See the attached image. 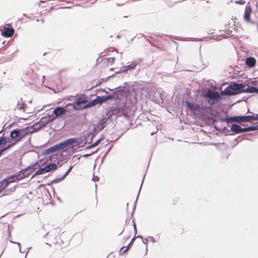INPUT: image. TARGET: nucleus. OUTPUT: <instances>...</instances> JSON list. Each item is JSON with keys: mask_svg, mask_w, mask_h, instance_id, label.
I'll use <instances>...</instances> for the list:
<instances>
[{"mask_svg": "<svg viewBox=\"0 0 258 258\" xmlns=\"http://www.w3.org/2000/svg\"><path fill=\"white\" fill-rule=\"evenodd\" d=\"M74 144H79L78 139L75 138H70L46 149L43 152V154L48 155L58 151H66L67 149L73 147Z\"/></svg>", "mask_w": 258, "mask_h": 258, "instance_id": "obj_1", "label": "nucleus"}, {"mask_svg": "<svg viewBox=\"0 0 258 258\" xmlns=\"http://www.w3.org/2000/svg\"><path fill=\"white\" fill-rule=\"evenodd\" d=\"M184 103L187 109L195 115L213 114V108L211 106H204L187 100Z\"/></svg>", "mask_w": 258, "mask_h": 258, "instance_id": "obj_2", "label": "nucleus"}, {"mask_svg": "<svg viewBox=\"0 0 258 258\" xmlns=\"http://www.w3.org/2000/svg\"><path fill=\"white\" fill-rule=\"evenodd\" d=\"M45 161L43 160H40L39 161L36 162L35 163L32 164V165L29 166L24 169H22L15 174H12V175L14 176V181H18L25 177H28L30 173L32 172H33L34 170L36 169V166L39 167L42 166L45 164Z\"/></svg>", "mask_w": 258, "mask_h": 258, "instance_id": "obj_3", "label": "nucleus"}, {"mask_svg": "<svg viewBox=\"0 0 258 258\" xmlns=\"http://www.w3.org/2000/svg\"><path fill=\"white\" fill-rule=\"evenodd\" d=\"M29 132V126H25L22 127H17L12 130L9 135V139L15 143H18L21 142L24 138L30 135Z\"/></svg>", "mask_w": 258, "mask_h": 258, "instance_id": "obj_4", "label": "nucleus"}, {"mask_svg": "<svg viewBox=\"0 0 258 258\" xmlns=\"http://www.w3.org/2000/svg\"><path fill=\"white\" fill-rule=\"evenodd\" d=\"M245 85L244 83H237L235 82H232L231 83L224 89L221 93V94L227 96H231L241 93H245V89L244 87Z\"/></svg>", "mask_w": 258, "mask_h": 258, "instance_id": "obj_5", "label": "nucleus"}, {"mask_svg": "<svg viewBox=\"0 0 258 258\" xmlns=\"http://www.w3.org/2000/svg\"><path fill=\"white\" fill-rule=\"evenodd\" d=\"M88 97L84 94H81L78 97L75 98L73 102L67 103L66 107L71 106L73 111L86 109L88 108L85 107L88 103Z\"/></svg>", "mask_w": 258, "mask_h": 258, "instance_id": "obj_6", "label": "nucleus"}, {"mask_svg": "<svg viewBox=\"0 0 258 258\" xmlns=\"http://www.w3.org/2000/svg\"><path fill=\"white\" fill-rule=\"evenodd\" d=\"M110 117L111 115L108 114L106 112L105 115H103L102 118L99 119L97 123L94 125L92 131L87 134V137L91 136L90 142L92 141V138H94L97 133L101 132L105 127L107 121Z\"/></svg>", "mask_w": 258, "mask_h": 258, "instance_id": "obj_7", "label": "nucleus"}, {"mask_svg": "<svg viewBox=\"0 0 258 258\" xmlns=\"http://www.w3.org/2000/svg\"><path fill=\"white\" fill-rule=\"evenodd\" d=\"M127 108L126 104L122 102L117 104L115 107H112L107 112L111 116L113 115H115L117 116H126L127 115Z\"/></svg>", "mask_w": 258, "mask_h": 258, "instance_id": "obj_8", "label": "nucleus"}, {"mask_svg": "<svg viewBox=\"0 0 258 258\" xmlns=\"http://www.w3.org/2000/svg\"><path fill=\"white\" fill-rule=\"evenodd\" d=\"M202 96L207 99V102L212 106L217 103L222 99L221 95L217 91H212L211 90L202 93Z\"/></svg>", "mask_w": 258, "mask_h": 258, "instance_id": "obj_9", "label": "nucleus"}, {"mask_svg": "<svg viewBox=\"0 0 258 258\" xmlns=\"http://www.w3.org/2000/svg\"><path fill=\"white\" fill-rule=\"evenodd\" d=\"M66 106L67 104L64 106H57L54 108L52 113L55 115V117L64 118L67 113H71L73 112L72 109H69V107Z\"/></svg>", "mask_w": 258, "mask_h": 258, "instance_id": "obj_10", "label": "nucleus"}, {"mask_svg": "<svg viewBox=\"0 0 258 258\" xmlns=\"http://www.w3.org/2000/svg\"><path fill=\"white\" fill-rule=\"evenodd\" d=\"M57 166L55 163H48L45 165L43 167L39 168L37 171H36L34 174L31 177V179L33 178L36 175L43 174L44 173L49 172L51 170H55L57 169Z\"/></svg>", "mask_w": 258, "mask_h": 258, "instance_id": "obj_11", "label": "nucleus"}, {"mask_svg": "<svg viewBox=\"0 0 258 258\" xmlns=\"http://www.w3.org/2000/svg\"><path fill=\"white\" fill-rule=\"evenodd\" d=\"M254 115H236L230 116L229 120L230 121H234V122L241 123L246 122H251L254 121Z\"/></svg>", "mask_w": 258, "mask_h": 258, "instance_id": "obj_12", "label": "nucleus"}, {"mask_svg": "<svg viewBox=\"0 0 258 258\" xmlns=\"http://www.w3.org/2000/svg\"><path fill=\"white\" fill-rule=\"evenodd\" d=\"M105 96H97L96 98L93 99L91 101L89 102L86 104V105L85 106L86 108H91L93 106H94L97 104H102L103 103L105 102Z\"/></svg>", "mask_w": 258, "mask_h": 258, "instance_id": "obj_13", "label": "nucleus"}, {"mask_svg": "<svg viewBox=\"0 0 258 258\" xmlns=\"http://www.w3.org/2000/svg\"><path fill=\"white\" fill-rule=\"evenodd\" d=\"M14 177V175H11L0 181V192L4 190L11 183L15 182Z\"/></svg>", "mask_w": 258, "mask_h": 258, "instance_id": "obj_14", "label": "nucleus"}, {"mask_svg": "<svg viewBox=\"0 0 258 258\" xmlns=\"http://www.w3.org/2000/svg\"><path fill=\"white\" fill-rule=\"evenodd\" d=\"M230 131H231L232 133L229 134V135H234L245 132V127H241L240 125L235 123L232 124L230 126V130L227 131L229 132Z\"/></svg>", "mask_w": 258, "mask_h": 258, "instance_id": "obj_15", "label": "nucleus"}, {"mask_svg": "<svg viewBox=\"0 0 258 258\" xmlns=\"http://www.w3.org/2000/svg\"><path fill=\"white\" fill-rule=\"evenodd\" d=\"M110 90L114 91L113 92L115 96H117V99H119L120 97H122L125 94V90L124 89V87L122 86H118L116 87L115 89H110Z\"/></svg>", "mask_w": 258, "mask_h": 258, "instance_id": "obj_16", "label": "nucleus"}, {"mask_svg": "<svg viewBox=\"0 0 258 258\" xmlns=\"http://www.w3.org/2000/svg\"><path fill=\"white\" fill-rule=\"evenodd\" d=\"M252 13L251 7L248 3L245 7L243 18L245 21L249 22L250 21V16Z\"/></svg>", "mask_w": 258, "mask_h": 258, "instance_id": "obj_17", "label": "nucleus"}, {"mask_svg": "<svg viewBox=\"0 0 258 258\" xmlns=\"http://www.w3.org/2000/svg\"><path fill=\"white\" fill-rule=\"evenodd\" d=\"M15 30L12 27H4L3 30L1 32V35L6 38L12 36L14 33Z\"/></svg>", "mask_w": 258, "mask_h": 258, "instance_id": "obj_18", "label": "nucleus"}, {"mask_svg": "<svg viewBox=\"0 0 258 258\" xmlns=\"http://www.w3.org/2000/svg\"><path fill=\"white\" fill-rule=\"evenodd\" d=\"M143 58H138L132 61L131 64L124 67V71L133 70L135 69L136 67L142 61Z\"/></svg>", "mask_w": 258, "mask_h": 258, "instance_id": "obj_19", "label": "nucleus"}, {"mask_svg": "<svg viewBox=\"0 0 258 258\" xmlns=\"http://www.w3.org/2000/svg\"><path fill=\"white\" fill-rule=\"evenodd\" d=\"M255 63L256 60L253 57L249 56L245 59V64L249 68H253Z\"/></svg>", "mask_w": 258, "mask_h": 258, "instance_id": "obj_20", "label": "nucleus"}, {"mask_svg": "<svg viewBox=\"0 0 258 258\" xmlns=\"http://www.w3.org/2000/svg\"><path fill=\"white\" fill-rule=\"evenodd\" d=\"M245 93H256L258 94V88L253 86L249 85L245 89Z\"/></svg>", "mask_w": 258, "mask_h": 258, "instance_id": "obj_21", "label": "nucleus"}, {"mask_svg": "<svg viewBox=\"0 0 258 258\" xmlns=\"http://www.w3.org/2000/svg\"><path fill=\"white\" fill-rule=\"evenodd\" d=\"M9 140V137H6L5 136L4 134H3L1 137H0V147H4L6 146Z\"/></svg>", "mask_w": 258, "mask_h": 258, "instance_id": "obj_22", "label": "nucleus"}, {"mask_svg": "<svg viewBox=\"0 0 258 258\" xmlns=\"http://www.w3.org/2000/svg\"><path fill=\"white\" fill-rule=\"evenodd\" d=\"M145 174L144 175V176L143 179L142 180V183H141V186H140V189H139V191L137 197L136 198V200L134 202V208H133V211L132 212V216H133V214L134 213L135 210H136V207H137V201H138V198H139V197L140 191L141 190V188H142V185H143V182H144V179H145Z\"/></svg>", "mask_w": 258, "mask_h": 258, "instance_id": "obj_23", "label": "nucleus"}, {"mask_svg": "<svg viewBox=\"0 0 258 258\" xmlns=\"http://www.w3.org/2000/svg\"><path fill=\"white\" fill-rule=\"evenodd\" d=\"M42 124V126H45L47 124L49 123L47 117H42L40 120L35 123L36 126H37L39 124Z\"/></svg>", "mask_w": 258, "mask_h": 258, "instance_id": "obj_24", "label": "nucleus"}, {"mask_svg": "<svg viewBox=\"0 0 258 258\" xmlns=\"http://www.w3.org/2000/svg\"><path fill=\"white\" fill-rule=\"evenodd\" d=\"M34 127L33 128V129L30 131L29 129V132H30V135H31V134L35 132H37L39 130H40L41 128H42V127H43L44 126H42V124H41L40 123L38 124L37 126H36L35 125V123L33 124V125Z\"/></svg>", "mask_w": 258, "mask_h": 258, "instance_id": "obj_25", "label": "nucleus"}, {"mask_svg": "<svg viewBox=\"0 0 258 258\" xmlns=\"http://www.w3.org/2000/svg\"><path fill=\"white\" fill-rule=\"evenodd\" d=\"M245 132H251L258 130V125H250L245 127Z\"/></svg>", "mask_w": 258, "mask_h": 258, "instance_id": "obj_26", "label": "nucleus"}, {"mask_svg": "<svg viewBox=\"0 0 258 258\" xmlns=\"http://www.w3.org/2000/svg\"><path fill=\"white\" fill-rule=\"evenodd\" d=\"M25 105L26 104L23 103V99L22 98H20V100L18 101L17 107L19 110H20L23 109Z\"/></svg>", "mask_w": 258, "mask_h": 258, "instance_id": "obj_27", "label": "nucleus"}, {"mask_svg": "<svg viewBox=\"0 0 258 258\" xmlns=\"http://www.w3.org/2000/svg\"><path fill=\"white\" fill-rule=\"evenodd\" d=\"M104 96H105L106 102L108 100H112L113 99H115V100L117 99V96H115V94H114L113 93H112V94H109L108 95H104Z\"/></svg>", "mask_w": 258, "mask_h": 258, "instance_id": "obj_28", "label": "nucleus"}, {"mask_svg": "<svg viewBox=\"0 0 258 258\" xmlns=\"http://www.w3.org/2000/svg\"><path fill=\"white\" fill-rule=\"evenodd\" d=\"M64 178H65L62 175L60 177L56 178L54 179L50 182V183H48L47 185H49L53 183H58V182L63 180Z\"/></svg>", "mask_w": 258, "mask_h": 258, "instance_id": "obj_29", "label": "nucleus"}, {"mask_svg": "<svg viewBox=\"0 0 258 258\" xmlns=\"http://www.w3.org/2000/svg\"><path fill=\"white\" fill-rule=\"evenodd\" d=\"M7 143L8 144H6V145L4 146L7 150L11 149L12 147L17 144L16 143H15L14 142L12 141L11 140H9Z\"/></svg>", "mask_w": 258, "mask_h": 258, "instance_id": "obj_30", "label": "nucleus"}, {"mask_svg": "<svg viewBox=\"0 0 258 258\" xmlns=\"http://www.w3.org/2000/svg\"><path fill=\"white\" fill-rule=\"evenodd\" d=\"M132 244V242L131 241L128 243V244L127 245L126 248L123 250L124 248V246H122L120 248L119 252L120 253L122 252V254H124L128 249L130 246Z\"/></svg>", "mask_w": 258, "mask_h": 258, "instance_id": "obj_31", "label": "nucleus"}, {"mask_svg": "<svg viewBox=\"0 0 258 258\" xmlns=\"http://www.w3.org/2000/svg\"><path fill=\"white\" fill-rule=\"evenodd\" d=\"M16 189V186H14L11 188H10L9 189L6 190L5 192L2 195V196H5L9 194L10 192H13Z\"/></svg>", "mask_w": 258, "mask_h": 258, "instance_id": "obj_32", "label": "nucleus"}, {"mask_svg": "<svg viewBox=\"0 0 258 258\" xmlns=\"http://www.w3.org/2000/svg\"><path fill=\"white\" fill-rule=\"evenodd\" d=\"M47 117L49 123L53 122L56 118V117H55V115L53 114V113L51 115H48Z\"/></svg>", "mask_w": 258, "mask_h": 258, "instance_id": "obj_33", "label": "nucleus"}, {"mask_svg": "<svg viewBox=\"0 0 258 258\" xmlns=\"http://www.w3.org/2000/svg\"><path fill=\"white\" fill-rule=\"evenodd\" d=\"M14 126H18V122L14 121L12 122L6 127V129L11 128Z\"/></svg>", "mask_w": 258, "mask_h": 258, "instance_id": "obj_34", "label": "nucleus"}, {"mask_svg": "<svg viewBox=\"0 0 258 258\" xmlns=\"http://www.w3.org/2000/svg\"><path fill=\"white\" fill-rule=\"evenodd\" d=\"M9 241L11 242V243H15V244H17L19 247V251L21 253H25V250L24 251H23V250H21V248L20 247V243L18 242H15V241H13L11 240H9Z\"/></svg>", "mask_w": 258, "mask_h": 258, "instance_id": "obj_35", "label": "nucleus"}, {"mask_svg": "<svg viewBox=\"0 0 258 258\" xmlns=\"http://www.w3.org/2000/svg\"><path fill=\"white\" fill-rule=\"evenodd\" d=\"M73 165H71L70 166L69 168L67 170V171L65 172V173L63 175V176L64 177V178L66 177V176L69 174V173L71 172L72 168H73Z\"/></svg>", "mask_w": 258, "mask_h": 258, "instance_id": "obj_36", "label": "nucleus"}, {"mask_svg": "<svg viewBox=\"0 0 258 258\" xmlns=\"http://www.w3.org/2000/svg\"><path fill=\"white\" fill-rule=\"evenodd\" d=\"M115 58L113 57H109L107 58V61L109 63H113L114 62Z\"/></svg>", "mask_w": 258, "mask_h": 258, "instance_id": "obj_37", "label": "nucleus"}, {"mask_svg": "<svg viewBox=\"0 0 258 258\" xmlns=\"http://www.w3.org/2000/svg\"><path fill=\"white\" fill-rule=\"evenodd\" d=\"M235 3L237 4H239V5H244L245 3V1L244 0H239V1H236L235 2Z\"/></svg>", "mask_w": 258, "mask_h": 258, "instance_id": "obj_38", "label": "nucleus"}, {"mask_svg": "<svg viewBox=\"0 0 258 258\" xmlns=\"http://www.w3.org/2000/svg\"><path fill=\"white\" fill-rule=\"evenodd\" d=\"M6 151H7V150L4 147H3L1 149H0V157H1L4 154V153Z\"/></svg>", "mask_w": 258, "mask_h": 258, "instance_id": "obj_39", "label": "nucleus"}, {"mask_svg": "<svg viewBox=\"0 0 258 258\" xmlns=\"http://www.w3.org/2000/svg\"><path fill=\"white\" fill-rule=\"evenodd\" d=\"M229 117L223 118L222 120V121H226L227 122V123H230V122H234V121H230V120H229Z\"/></svg>", "mask_w": 258, "mask_h": 258, "instance_id": "obj_40", "label": "nucleus"}, {"mask_svg": "<svg viewBox=\"0 0 258 258\" xmlns=\"http://www.w3.org/2000/svg\"><path fill=\"white\" fill-rule=\"evenodd\" d=\"M92 179V180L95 182L98 181L99 179V178L97 176H95L94 175H93Z\"/></svg>", "mask_w": 258, "mask_h": 258, "instance_id": "obj_41", "label": "nucleus"}, {"mask_svg": "<svg viewBox=\"0 0 258 258\" xmlns=\"http://www.w3.org/2000/svg\"><path fill=\"white\" fill-rule=\"evenodd\" d=\"M149 238H148V237L146 239H145L144 240L143 239V242L146 245V246H147V244H148V240ZM147 247H146V251H147Z\"/></svg>", "mask_w": 258, "mask_h": 258, "instance_id": "obj_42", "label": "nucleus"}, {"mask_svg": "<svg viewBox=\"0 0 258 258\" xmlns=\"http://www.w3.org/2000/svg\"><path fill=\"white\" fill-rule=\"evenodd\" d=\"M95 153V152H91V153H90L86 154L83 155V157H86H86H89V156H91V155H93V154H94Z\"/></svg>", "mask_w": 258, "mask_h": 258, "instance_id": "obj_43", "label": "nucleus"}, {"mask_svg": "<svg viewBox=\"0 0 258 258\" xmlns=\"http://www.w3.org/2000/svg\"><path fill=\"white\" fill-rule=\"evenodd\" d=\"M103 140V138H100L98 139L95 143L98 145L102 140Z\"/></svg>", "mask_w": 258, "mask_h": 258, "instance_id": "obj_44", "label": "nucleus"}, {"mask_svg": "<svg viewBox=\"0 0 258 258\" xmlns=\"http://www.w3.org/2000/svg\"><path fill=\"white\" fill-rule=\"evenodd\" d=\"M106 79L104 80V81H106ZM103 81H104L103 79H102V81H98L96 83V85L94 86V87L100 85Z\"/></svg>", "mask_w": 258, "mask_h": 258, "instance_id": "obj_45", "label": "nucleus"}, {"mask_svg": "<svg viewBox=\"0 0 258 258\" xmlns=\"http://www.w3.org/2000/svg\"><path fill=\"white\" fill-rule=\"evenodd\" d=\"M148 238H149V239H150V240L153 243H155L156 242L155 239L152 236H148Z\"/></svg>", "mask_w": 258, "mask_h": 258, "instance_id": "obj_46", "label": "nucleus"}, {"mask_svg": "<svg viewBox=\"0 0 258 258\" xmlns=\"http://www.w3.org/2000/svg\"><path fill=\"white\" fill-rule=\"evenodd\" d=\"M134 236H136V235L137 233V228L136 225H134Z\"/></svg>", "mask_w": 258, "mask_h": 258, "instance_id": "obj_47", "label": "nucleus"}, {"mask_svg": "<svg viewBox=\"0 0 258 258\" xmlns=\"http://www.w3.org/2000/svg\"><path fill=\"white\" fill-rule=\"evenodd\" d=\"M126 72V71H124V69H120L117 72H116L115 74H119V73H123V72Z\"/></svg>", "mask_w": 258, "mask_h": 258, "instance_id": "obj_48", "label": "nucleus"}, {"mask_svg": "<svg viewBox=\"0 0 258 258\" xmlns=\"http://www.w3.org/2000/svg\"><path fill=\"white\" fill-rule=\"evenodd\" d=\"M99 91H102V92H105L106 93H108V92L106 91L105 89H97L96 90V92H98Z\"/></svg>", "mask_w": 258, "mask_h": 258, "instance_id": "obj_49", "label": "nucleus"}, {"mask_svg": "<svg viewBox=\"0 0 258 258\" xmlns=\"http://www.w3.org/2000/svg\"><path fill=\"white\" fill-rule=\"evenodd\" d=\"M93 148V147H92V145L91 144H90V145L87 146L86 147L85 149H86V150H88V149H90Z\"/></svg>", "mask_w": 258, "mask_h": 258, "instance_id": "obj_50", "label": "nucleus"}, {"mask_svg": "<svg viewBox=\"0 0 258 258\" xmlns=\"http://www.w3.org/2000/svg\"><path fill=\"white\" fill-rule=\"evenodd\" d=\"M253 115H254V121L258 119V113Z\"/></svg>", "mask_w": 258, "mask_h": 258, "instance_id": "obj_51", "label": "nucleus"}, {"mask_svg": "<svg viewBox=\"0 0 258 258\" xmlns=\"http://www.w3.org/2000/svg\"><path fill=\"white\" fill-rule=\"evenodd\" d=\"M8 233H9V237H11V232H10V228H9V224L8 225Z\"/></svg>", "mask_w": 258, "mask_h": 258, "instance_id": "obj_52", "label": "nucleus"}, {"mask_svg": "<svg viewBox=\"0 0 258 258\" xmlns=\"http://www.w3.org/2000/svg\"><path fill=\"white\" fill-rule=\"evenodd\" d=\"M91 145H92V147H93V148H94V147H96V146H97V144H96L95 142H94V143H92V144H91Z\"/></svg>", "mask_w": 258, "mask_h": 258, "instance_id": "obj_53", "label": "nucleus"}, {"mask_svg": "<svg viewBox=\"0 0 258 258\" xmlns=\"http://www.w3.org/2000/svg\"><path fill=\"white\" fill-rule=\"evenodd\" d=\"M136 238H137V237H136V236H134L133 237V238L132 239V240L131 241V242H133L134 241V240Z\"/></svg>", "mask_w": 258, "mask_h": 258, "instance_id": "obj_54", "label": "nucleus"}, {"mask_svg": "<svg viewBox=\"0 0 258 258\" xmlns=\"http://www.w3.org/2000/svg\"><path fill=\"white\" fill-rule=\"evenodd\" d=\"M72 97H74V96H71V97H69V98H67V100H68V101H71V100H72V99H71V98H72Z\"/></svg>", "mask_w": 258, "mask_h": 258, "instance_id": "obj_55", "label": "nucleus"}, {"mask_svg": "<svg viewBox=\"0 0 258 258\" xmlns=\"http://www.w3.org/2000/svg\"><path fill=\"white\" fill-rule=\"evenodd\" d=\"M132 222H133V226L134 225H136V223L135 222L134 218L133 219Z\"/></svg>", "mask_w": 258, "mask_h": 258, "instance_id": "obj_56", "label": "nucleus"}, {"mask_svg": "<svg viewBox=\"0 0 258 258\" xmlns=\"http://www.w3.org/2000/svg\"><path fill=\"white\" fill-rule=\"evenodd\" d=\"M30 247H28L27 249H28L27 251H26V255L27 254V253L29 252V250L30 249Z\"/></svg>", "mask_w": 258, "mask_h": 258, "instance_id": "obj_57", "label": "nucleus"}, {"mask_svg": "<svg viewBox=\"0 0 258 258\" xmlns=\"http://www.w3.org/2000/svg\"><path fill=\"white\" fill-rule=\"evenodd\" d=\"M137 237V238H142V239H143V237H142V236L141 235H139V236H137V237Z\"/></svg>", "mask_w": 258, "mask_h": 258, "instance_id": "obj_58", "label": "nucleus"}, {"mask_svg": "<svg viewBox=\"0 0 258 258\" xmlns=\"http://www.w3.org/2000/svg\"><path fill=\"white\" fill-rule=\"evenodd\" d=\"M40 3H45V1H43L41 0V1H40Z\"/></svg>", "mask_w": 258, "mask_h": 258, "instance_id": "obj_59", "label": "nucleus"}, {"mask_svg": "<svg viewBox=\"0 0 258 258\" xmlns=\"http://www.w3.org/2000/svg\"><path fill=\"white\" fill-rule=\"evenodd\" d=\"M114 76V74L112 75H111V76H110L108 77V78H111V77H113V76Z\"/></svg>", "mask_w": 258, "mask_h": 258, "instance_id": "obj_60", "label": "nucleus"}, {"mask_svg": "<svg viewBox=\"0 0 258 258\" xmlns=\"http://www.w3.org/2000/svg\"><path fill=\"white\" fill-rule=\"evenodd\" d=\"M155 134V133L152 132V133H151V135L152 136H153V135H154Z\"/></svg>", "mask_w": 258, "mask_h": 258, "instance_id": "obj_61", "label": "nucleus"}, {"mask_svg": "<svg viewBox=\"0 0 258 258\" xmlns=\"http://www.w3.org/2000/svg\"><path fill=\"white\" fill-rule=\"evenodd\" d=\"M240 137V136H238L237 138L235 139V140L237 141L238 140V138H239Z\"/></svg>", "mask_w": 258, "mask_h": 258, "instance_id": "obj_62", "label": "nucleus"}, {"mask_svg": "<svg viewBox=\"0 0 258 258\" xmlns=\"http://www.w3.org/2000/svg\"><path fill=\"white\" fill-rule=\"evenodd\" d=\"M41 21L42 23H43L44 22V20L43 19H41Z\"/></svg>", "mask_w": 258, "mask_h": 258, "instance_id": "obj_63", "label": "nucleus"}, {"mask_svg": "<svg viewBox=\"0 0 258 258\" xmlns=\"http://www.w3.org/2000/svg\"><path fill=\"white\" fill-rule=\"evenodd\" d=\"M46 54V52H45V53H43V56H44V55H45Z\"/></svg>", "mask_w": 258, "mask_h": 258, "instance_id": "obj_64", "label": "nucleus"}]
</instances>
